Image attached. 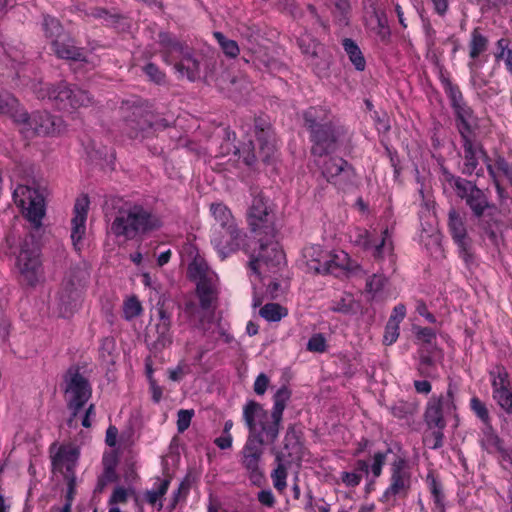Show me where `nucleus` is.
I'll return each instance as SVG.
<instances>
[{"label":"nucleus","instance_id":"9d476101","mask_svg":"<svg viewBox=\"0 0 512 512\" xmlns=\"http://www.w3.org/2000/svg\"><path fill=\"white\" fill-rule=\"evenodd\" d=\"M64 392L68 395L67 407L71 411L68 425L71 426L73 419L91 398L92 388L86 377L80 373L78 366H71L64 375Z\"/></svg>","mask_w":512,"mask_h":512},{"label":"nucleus","instance_id":"c756f323","mask_svg":"<svg viewBox=\"0 0 512 512\" xmlns=\"http://www.w3.org/2000/svg\"><path fill=\"white\" fill-rule=\"evenodd\" d=\"M489 39L482 32L481 27H475L470 33L468 42L469 57L471 61L468 63L470 70H474L476 60L488 50Z\"/></svg>","mask_w":512,"mask_h":512},{"label":"nucleus","instance_id":"1a4fd4ad","mask_svg":"<svg viewBox=\"0 0 512 512\" xmlns=\"http://www.w3.org/2000/svg\"><path fill=\"white\" fill-rule=\"evenodd\" d=\"M456 390V386L450 382L446 393H441L438 396L433 395L427 401L423 419L428 429L446 428L448 417L456 414Z\"/></svg>","mask_w":512,"mask_h":512},{"label":"nucleus","instance_id":"09e8293b","mask_svg":"<svg viewBox=\"0 0 512 512\" xmlns=\"http://www.w3.org/2000/svg\"><path fill=\"white\" fill-rule=\"evenodd\" d=\"M217 42L222 49L223 53L230 58H235L238 56L240 49L238 43L232 39H228L221 32L214 33Z\"/></svg>","mask_w":512,"mask_h":512},{"label":"nucleus","instance_id":"3c124183","mask_svg":"<svg viewBox=\"0 0 512 512\" xmlns=\"http://www.w3.org/2000/svg\"><path fill=\"white\" fill-rule=\"evenodd\" d=\"M470 409L483 422L485 426L491 424V417L486 404L478 397H472L470 400Z\"/></svg>","mask_w":512,"mask_h":512},{"label":"nucleus","instance_id":"2eb2a0df","mask_svg":"<svg viewBox=\"0 0 512 512\" xmlns=\"http://www.w3.org/2000/svg\"><path fill=\"white\" fill-rule=\"evenodd\" d=\"M78 459L79 451L77 448H69L63 445L60 446L58 451L51 456L53 472L61 473L67 482L65 502L71 504H73V500L76 495L75 468L77 466Z\"/></svg>","mask_w":512,"mask_h":512},{"label":"nucleus","instance_id":"e2e57ef3","mask_svg":"<svg viewBox=\"0 0 512 512\" xmlns=\"http://www.w3.org/2000/svg\"><path fill=\"white\" fill-rule=\"evenodd\" d=\"M391 452V449H387L386 452H376L373 455V463L371 465V472L375 478H378L382 473V468L385 465L387 454Z\"/></svg>","mask_w":512,"mask_h":512},{"label":"nucleus","instance_id":"680f3d73","mask_svg":"<svg viewBox=\"0 0 512 512\" xmlns=\"http://www.w3.org/2000/svg\"><path fill=\"white\" fill-rule=\"evenodd\" d=\"M326 347V339L322 333L312 335L307 343V350L311 352L323 353Z\"/></svg>","mask_w":512,"mask_h":512},{"label":"nucleus","instance_id":"6ab92c4d","mask_svg":"<svg viewBox=\"0 0 512 512\" xmlns=\"http://www.w3.org/2000/svg\"><path fill=\"white\" fill-rule=\"evenodd\" d=\"M13 196L22 209L26 210V218L35 230L42 226L45 216L44 197L36 190L26 185H19Z\"/></svg>","mask_w":512,"mask_h":512},{"label":"nucleus","instance_id":"4c0bfd02","mask_svg":"<svg viewBox=\"0 0 512 512\" xmlns=\"http://www.w3.org/2000/svg\"><path fill=\"white\" fill-rule=\"evenodd\" d=\"M489 376L491 380L492 393L512 388L509 373L503 365H495L489 371Z\"/></svg>","mask_w":512,"mask_h":512},{"label":"nucleus","instance_id":"f03ea898","mask_svg":"<svg viewBox=\"0 0 512 512\" xmlns=\"http://www.w3.org/2000/svg\"><path fill=\"white\" fill-rule=\"evenodd\" d=\"M105 217L110 221V232L125 241L142 239L163 225L152 209L120 198L111 199Z\"/></svg>","mask_w":512,"mask_h":512},{"label":"nucleus","instance_id":"4d7b16f0","mask_svg":"<svg viewBox=\"0 0 512 512\" xmlns=\"http://www.w3.org/2000/svg\"><path fill=\"white\" fill-rule=\"evenodd\" d=\"M387 283V278L383 274L375 273L368 277L366 281V291L372 295L380 292Z\"/></svg>","mask_w":512,"mask_h":512},{"label":"nucleus","instance_id":"13d9d810","mask_svg":"<svg viewBox=\"0 0 512 512\" xmlns=\"http://www.w3.org/2000/svg\"><path fill=\"white\" fill-rule=\"evenodd\" d=\"M374 237L366 229H356L354 233V244L362 248L364 251L369 250L372 245V239Z\"/></svg>","mask_w":512,"mask_h":512},{"label":"nucleus","instance_id":"58836bf2","mask_svg":"<svg viewBox=\"0 0 512 512\" xmlns=\"http://www.w3.org/2000/svg\"><path fill=\"white\" fill-rule=\"evenodd\" d=\"M502 443L503 442H502L501 438L495 433L491 424L489 426H486V428L483 431V438L481 440L482 447L488 453H493V452L497 451L501 454V457H502L503 451L508 450L503 447Z\"/></svg>","mask_w":512,"mask_h":512},{"label":"nucleus","instance_id":"cd10ccee","mask_svg":"<svg viewBox=\"0 0 512 512\" xmlns=\"http://www.w3.org/2000/svg\"><path fill=\"white\" fill-rule=\"evenodd\" d=\"M81 290L72 279L64 281L59 292V305L64 316L73 313L79 306Z\"/></svg>","mask_w":512,"mask_h":512},{"label":"nucleus","instance_id":"393cba45","mask_svg":"<svg viewBox=\"0 0 512 512\" xmlns=\"http://www.w3.org/2000/svg\"><path fill=\"white\" fill-rule=\"evenodd\" d=\"M463 146L464 163L461 168L462 175L471 176L479 166L478 155L488 158V155L481 144L475 143L471 135L460 136Z\"/></svg>","mask_w":512,"mask_h":512},{"label":"nucleus","instance_id":"de8ad7c7","mask_svg":"<svg viewBox=\"0 0 512 512\" xmlns=\"http://www.w3.org/2000/svg\"><path fill=\"white\" fill-rule=\"evenodd\" d=\"M430 432H425L423 443L430 449L437 450L444 445V429L432 428Z\"/></svg>","mask_w":512,"mask_h":512},{"label":"nucleus","instance_id":"bb28decb","mask_svg":"<svg viewBox=\"0 0 512 512\" xmlns=\"http://www.w3.org/2000/svg\"><path fill=\"white\" fill-rule=\"evenodd\" d=\"M51 45L53 52L60 59L87 62L84 48L77 47L75 40L67 33L59 39L53 40Z\"/></svg>","mask_w":512,"mask_h":512},{"label":"nucleus","instance_id":"864d4df0","mask_svg":"<svg viewBox=\"0 0 512 512\" xmlns=\"http://www.w3.org/2000/svg\"><path fill=\"white\" fill-rule=\"evenodd\" d=\"M240 35L243 40H246L247 45L246 49L248 50V47H257L258 40L260 38V30L256 27H250V26H242L239 29Z\"/></svg>","mask_w":512,"mask_h":512},{"label":"nucleus","instance_id":"72a5a7b5","mask_svg":"<svg viewBox=\"0 0 512 512\" xmlns=\"http://www.w3.org/2000/svg\"><path fill=\"white\" fill-rule=\"evenodd\" d=\"M210 211L215 220V224L212 227V232L214 230L231 228L237 224L231 210L223 203H212L210 205Z\"/></svg>","mask_w":512,"mask_h":512},{"label":"nucleus","instance_id":"423d86ee","mask_svg":"<svg viewBox=\"0 0 512 512\" xmlns=\"http://www.w3.org/2000/svg\"><path fill=\"white\" fill-rule=\"evenodd\" d=\"M38 98L48 99L59 110H72L88 106L92 98L86 90L72 86L65 81L56 85L42 84L36 90Z\"/></svg>","mask_w":512,"mask_h":512},{"label":"nucleus","instance_id":"ea45409f","mask_svg":"<svg viewBox=\"0 0 512 512\" xmlns=\"http://www.w3.org/2000/svg\"><path fill=\"white\" fill-rule=\"evenodd\" d=\"M42 29L45 36L51 39V42L66 34L60 21L50 15L43 16Z\"/></svg>","mask_w":512,"mask_h":512},{"label":"nucleus","instance_id":"f8f14e48","mask_svg":"<svg viewBox=\"0 0 512 512\" xmlns=\"http://www.w3.org/2000/svg\"><path fill=\"white\" fill-rule=\"evenodd\" d=\"M323 161L316 160L322 176L335 187L346 191L355 185L357 174L347 160L338 156H326Z\"/></svg>","mask_w":512,"mask_h":512},{"label":"nucleus","instance_id":"774afa93","mask_svg":"<svg viewBox=\"0 0 512 512\" xmlns=\"http://www.w3.org/2000/svg\"><path fill=\"white\" fill-rule=\"evenodd\" d=\"M416 337L418 340L422 341L423 343L432 346L433 342L436 339V333L435 331L430 327H423L418 328L416 332Z\"/></svg>","mask_w":512,"mask_h":512},{"label":"nucleus","instance_id":"37998d69","mask_svg":"<svg viewBox=\"0 0 512 512\" xmlns=\"http://www.w3.org/2000/svg\"><path fill=\"white\" fill-rule=\"evenodd\" d=\"M262 318L269 322H278L287 316L288 311L285 307L278 303H267L259 310Z\"/></svg>","mask_w":512,"mask_h":512},{"label":"nucleus","instance_id":"5fc2aeb1","mask_svg":"<svg viewBox=\"0 0 512 512\" xmlns=\"http://www.w3.org/2000/svg\"><path fill=\"white\" fill-rule=\"evenodd\" d=\"M390 411L394 417L398 419H406L414 414L415 407L408 402L398 401L391 406Z\"/></svg>","mask_w":512,"mask_h":512},{"label":"nucleus","instance_id":"4468645a","mask_svg":"<svg viewBox=\"0 0 512 512\" xmlns=\"http://www.w3.org/2000/svg\"><path fill=\"white\" fill-rule=\"evenodd\" d=\"M188 273L190 279L196 281V293L200 301V306L203 310H209L213 302L217 300V287L215 283V276L209 270L207 263L204 260L194 259L189 264Z\"/></svg>","mask_w":512,"mask_h":512},{"label":"nucleus","instance_id":"6e6d98bb","mask_svg":"<svg viewBox=\"0 0 512 512\" xmlns=\"http://www.w3.org/2000/svg\"><path fill=\"white\" fill-rule=\"evenodd\" d=\"M326 251H324L320 246L314 245L310 247H306L303 250V257L306 259V264L310 270L312 269V264L318 263L317 260L323 259L325 257Z\"/></svg>","mask_w":512,"mask_h":512},{"label":"nucleus","instance_id":"f704fd0d","mask_svg":"<svg viewBox=\"0 0 512 512\" xmlns=\"http://www.w3.org/2000/svg\"><path fill=\"white\" fill-rule=\"evenodd\" d=\"M366 251L370 252L371 256L376 261H382L387 255H391L393 251V243L390 239L388 229H385L382 232L379 240L373 238L371 247Z\"/></svg>","mask_w":512,"mask_h":512},{"label":"nucleus","instance_id":"5701e85b","mask_svg":"<svg viewBox=\"0 0 512 512\" xmlns=\"http://www.w3.org/2000/svg\"><path fill=\"white\" fill-rule=\"evenodd\" d=\"M283 443V449L277 452L275 461L300 463L303 459L304 446L301 442V432L294 424L287 427Z\"/></svg>","mask_w":512,"mask_h":512},{"label":"nucleus","instance_id":"a18cd8bd","mask_svg":"<svg viewBox=\"0 0 512 512\" xmlns=\"http://www.w3.org/2000/svg\"><path fill=\"white\" fill-rule=\"evenodd\" d=\"M277 467L272 471L271 478L273 481V485L275 489L278 491H283L286 486V478H287V469L293 464V463H286L284 461H276Z\"/></svg>","mask_w":512,"mask_h":512},{"label":"nucleus","instance_id":"412c9836","mask_svg":"<svg viewBox=\"0 0 512 512\" xmlns=\"http://www.w3.org/2000/svg\"><path fill=\"white\" fill-rule=\"evenodd\" d=\"M263 445L257 441L247 439L242 450L241 464L246 469L251 483L256 486H260L264 478L259 465L263 455Z\"/></svg>","mask_w":512,"mask_h":512},{"label":"nucleus","instance_id":"b1692460","mask_svg":"<svg viewBox=\"0 0 512 512\" xmlns=\"http://www.w3.org/2000/svg\"><path fill=\"white\" fill-rule=\"evenodd\" d=\"M151 125L149 112L135 108L125 119L124 131L131 139L144 140L151 137Z\"/></svg>","mask_w":512,"mask_h":512},{"label":"nucleus","instance_id":"0e129e2a","mask_svg":"<svg viewBox=\"0 0 512 512\" xmlns=\"http://www.w3.org/2000/svg\"><path fill=\"white\" fill-rule=\"evenodd\" d=\"M117 480V473H111L110 469L107 468V471H103V473L98 477L94 493H102L108 483L115 482Z\"/></svg>","mask_w":512,"mask_h":512},{"label":"nucleus","instance_id":"dca6fc26","mask_svg":"<svg viewBox=\"0 0 512 512\" xmlns=\"http://www.w3.org/2000/svg\"><path fill=\"white\" fill-rule=\"evenodd\" d=\"M252 242L253 240H249L247 234L237 224L231 228L214 230L211 236V243L221 259L239 250L246 254L251 252Z\"/></svg>","mask_w":512,"mask_h":512},{"label":"nucleus","instance_id":"7c9ffc66","mask_svg":"<svg viewBox=\"0 0 512 512\" xmlns=\"http://www.w3.org/2000/svg\"><path fill=\"white\" fill-rule=\"evenodd\" d=\"M178 58L180 61L175 64V69L182 77L192 82L200 78V62L194 57L192 48L189 47Z\"/></svg>","mask_w":512,"mask_h":512},{"label":"nucleus","instance_id":"bf43d9fd","mask_svg":"<svg viewBox=\"0 0 512 512\" xmlns=\"http://www.w3.org/2000/svg\"><path fill=\"white\" fill-rule=\"evenodd\" d=\"M142 312V306L137 297L133 296L124 303V313L127 319L139 316Z\"/></svg>","mask_w":512,"mask_h":512},{"label":"nucleus","instance_id":"79ce46f5","mask_svg":"<svg viewBox=\"0 0 512 512\" xmlns=\"http://www.w3.org/2000/svg\"><path fill=\"white\" fill-rule=\"evenodd\" d=\"M21 110L18 100L11 93H0V113L10 115L16 121V115Z\"/></svg>","mask_w":512,"mask_h":512},{"label":"nucleus","instance_id":"7ed1b4c3","mask_svg":"<svg viewBox=\"0 0 512 512\" xmlns=\"http://www.w3.org/2000/svg\"><path fill=\"white\" fill-rule=\"evenodd\" d=\"M303 126L309 134L311 154L322 158L335 153L342 144L346 129L323 106H310L302 113Z\"/></svg>","mask_w":512,"mask_h":512},{"label":"nucleus","instance_id":"a19ab883","mask_svg":"<svg viewBox=\"0 0 512 512\" xmlns=\"http://www.w3.org/2000/svg\"><path fill=\"white\" fill-rule=\"evenodd\" d=\"M291 394V390L286 385H283L273 395V408L271 412L276 415L277 418L280 417L283 419V412L287 402L291 398Z\"/></svg>","mask_w":512,"mask_h":512},{"label":"nucleus","instance_id":"8fccbe9b","mask_svg":"<svg viewBox=\"0 0 512 512\" xmlns=\"http://www.w3.org/2000/svg\"><path fill=\"white\" fill-rule=\"evenodd\" d=\"M493 400L507 415H512V388L492 393Z\"/></svg>","mask_w":512,"mask_h":512},{"label":"nucleus","instance_id":"39448f33","mask_svg":"<svg viewBox=\"0 0 512 512\" xmlns=\"http://www.w3.org/2000/svg\"><path fill=\"white\" fill-rule=\"evenodd\" d=\"M249 269L257 276L261 274V267L269 272H276L286 264L285 254L275 240V237H263L254 239L251 244Z\"/></svg>","mask_w":512,"mask_h":512},{"label":"nucleus","instance_id":"aec40b11","mask_svg":"<svg viewBox=\"0 0 512 512\" xmlns=\"http://www.w3.org/2000/svg\"><path fill=\"white\" fill-rule=\"evenodd\" d=\"M297 44L317 75L328 71L330 66L329 57L324 46L316 38L309 33H303L297 38Z\"/></svg>","mask_w":512,"mask_h":512},{"label":"nucleus","instance_id":"f257e3e1","mask_svg":"<svg viewBox=\"0 0 512 512\" xmlns=\"http://www.w3.org/2000/svg\"><path fill=\"white\" fill-rule=\"evenodd\" d=\"M439 180L443 187H449L470 209L477 220L479 229L489 241L499 245L502 221L499 209L490 199L489 193L477 186L475 181L453 174L446 166L440 165Z\"/></svg>","mask_w":512,"mask_h":512},{"label":"nucleus","instance_id":"9b49d317","mask_svg":"<svg viewBox=\"0 0 512 512\" xmlns=\"http://www.w3.org/2000/svg\"><path fill=\"white\" fill-rule=\"evenodd\" d=\"M441 83L453 109L456 128L460 136L473 134L477 117L473 109L465 101L459 86L452 83L447 77H442Z\"/></svg>","mask_w":512,"mask_h":512},{"label":"nucleus","instance_id":"20e7f679","mask_svg":"<svg viewBox=\"0 0 512 512\" xmlns=\"http://www.w3.org/2000/svg\"><path fill=\"white\" fill-rule=\"evenodd\" d=\"M243 420L248 429V440L274 444L278 439L282 419L255 400H249L243 406Z\"/></svg>","mask_w":512,"mask_h":512},{"label":"nucleus","instance_id":"ddd939ff","mask_svg":"<svg viewBox=\"0 0 512 512\" xmlns=\"http://www.w3.org/2000/svg\"><path fill=\"white\" fill-rule=\"evenodd\" d=\"M15 123L21 126V132L26 138H32L36 135L46 136L60 132L62 120L47 111L28 114L22 109L19 115H16Z\"/></svg>","mask_w":512,"mask_h":512},{"label":"nucleus","instance_id":"49530a36","mask_svg":"<svg viewBox=\"0 0 512 512\" xmlns=\"http://www.w3.org/2000/svg\"><path fill=\"white\" fill-rule=\"evenodd\" d=\"M255 136L259 142L260 148L265 152V157L273 153L275 148V135L272 127L264 131H255Z\"/></svg>","mask_w":512,"mask_h":512},{"label":"nucleus","instance_id":"f3484780","mask_svg":"<svg viewBox=\"0 0 512 512\" xmlns=\"http://www.w3.org/2000/svg\"><path fill=\"white\" fill-rule=\"evenodd\" d=\"M157 322L146 334V342L153 352H161L173 343L171 332L172 314L165 306V302L159 300L156 304Z\"/></svg>","mask_w":512,"mask_h":512},{"label":"nucleus","instance_id":"2f4dec72","mask_svg":"<svg viewBox=\"0 0 512 512\" xmlns=\"http://www.w3.org/2000/svg\"><path fill=\"white\" fill-rule=\"evenodd\" d=\"M347 260V254L341 252V255L331 254L326 251L323 259L317 260L318 263L312 264V269L319 274H333L336 270L345 267V261Z\"/></svg>","mask_w":512,"mask_h":512},{"label":"nucleus","instance_id":"4be33fe9","mask_svg":"<svg viewBox=\"0 0 512 512\" xmlns=\"http://www.w3.org/2000/svg\"><path fill=\"white\" fill-rule=\"evenodd\" d=\"M411 485V475L404 458L398 457L391 465L390 485L383 493V499L397 495H407Z\"/></svg>","mask_w":512,"mask_h":512},{"label":"nucleus","instance_id":"e433bc0d","mask_svg":"<svg viewBox=\"0 0 512 512\" xmlns=\"http://www.w3.org/2000/svg\"><path fill=\"white\" fill-rule=\"evenodd\" d=\"M344 51L357 71H364L366 60L358 44L351 38H344L342 41Z\"/></svg>","mask_w":512,"mask_h":512},{"label":"nucleus","instance_id":"0eeeda50","mask_svg":"<svg viewBox=\"0 0 512 512\" xmlns=\"http://www.w3.org/2000/svg\"><path fill=\"white\" fill-rule=\"evenodd\" d=\"M275 221L272 202L262 193L255 195L247 213V222L253 238L276 237Z\"/></svg>","mask_w":512,"mask_h":512},{"label":"nucleus","instance_id":"c03bdc74","mask_svg":"<svg viewBox=\"0 0 512 512\" xmlns=\"http://www.w3.org/2000/svg\"><path fill=\"white\" fill-rule=\"evenodd\" d=\"M426 482L429 487V491L433 497L434 504L436 506H442L445 502V495L443 493V486L440 480L434 475L433 472H429L426 476Z\"/></svg>","mask_w":512,"mask_h":512},{"label":"nucleus","instance_id":"603ef678","mask_svg":"<svg viewBox=\"0 0 512 512\" xmlns=\"http://www.w3.org/2000/svg\"><path fill=\"white\" fill-rule=\"evenodd\" d=\"M375 17L377 21V35L382 42H388L390 40L391 32L389 26L387 24V18L383 11H378L376 8V13H370Z\"/></svg>","mask_w":512,"mask_h":512},{"label":"nucleus","instance_id":"c9c22d12","mask_svg":"<svg viewBox=\"0 0 512 512\" xmlns=\"http://www.w3.org/2000/svg\"><path fill=\"white\" fill-rule=\"evenodd\" d=\"M331 13L339 26L345 27L350 23L352 8L350 0H327Z\"/></svg>","mask_w":512,"mask_h":512},{"label":"nucleus","instance_id":"a211bd4d","mask_svg":"<svg viewBox=\"0 0 512 512\" xmlns=\"http://www.w3.org/2000/svg\"><path fill=\"white\" fill-rule=\"evenodd\" d=\"M448 230L457 246L459 256L470 267L475 262V254L473 251V240L468 235L466 222L460 213L451 208L448 212Z\"/></svg>","mask_w":512,"mask_h":512},{"label":"nucleus","instance_id":"69168bd1","mask_svg":"<svg viewBox=\"0 0 512 512\" xmlns=\"http://www.w3.org/2000/svg\"><path fill=\"white\" fill-rule=\"evenodd\" d=\"M143 70L149 79L156 84H161L165 81V74L156 64L150 62L144 66Z\"/></svg>","mask_w":512,"mask_h":512},{"label":"nucleus","instance_id":"6e6552de","mask_svg":"<svg viewBox=\"0 0 512 512\" xmlns=\"http://www.w3.org/2000/svg\"><path fill=\"white\" fill-rule=\"evenodd\" d=\"M16 267L22 282L28 286H36L43 276L40 247L32 234L25 237L20 244Z\"/></svg>","mask_w":512,"mask_h":512},{"label":"nucleus","instance_id":"473e14b6","mask_svg":"<svg viewBox=\"0 0 512 512\" xmlns=\"http://www.w3.org/2000/svg\"><path fill=\"white\" fill-rule=\"evenodd\" d=\"M242 59L245 63H251L259 70L263 68L270 69L275 63L274 58L270 56L267 49L262 46L248 47V52L243 55Z\"/></svg>","mask_w":512,"mask_h":512},{"label":"nucleus","instance_id":"338daca9","mask_svg":"<svg viewBox=\"0 0 512 512\" xmlns=\"http://www.w3.org/2000/svg\"><path fill=\"white\" fill-rule=\"evenodd\" d=\"M399 337V326L397 324H392L387 322L385 326V333L383 336V343L385 345L393 344Z\"/></svg>","mask_w":512,"mask_h":512},{"label":"nucleus","instance_id":"a878e982","mask_svg":"<svg viewBox=\"0 0 512 512\" xmlns=\"http://www.w3.org/2000/svg\"><path fill=\"white\" fill-rule=\"evenodd\" d=\"M89 204L88 196L84 195L78 198L74 205V217L71 220V240L76 249H79L78 244L85 234Z\"/></svg>","mask_w":512,"mask_h":512},{"label":"nucleus","instance_id":"c85d7f7f","mask_svg":"<svg viewBox=\"0 0 512 512\" xmlns=\"http://www.w3.org/2000/svg\"><path fill=\"white\" fill-rule=\"evenodd\" d=\"M158 44L161 47L163 60L168 64L171 63V58H178L189 48L185 42L178 40L171 33L165 31L159 32Z\"/></svg>","mask_w":512,"mask_h":512},{"label":"nucleus","instance_id":"052dcab7","mask_svg":"<svg viewBox=\"0 0 512 512\" xmlns=\"http://www.w3.org/2000/svg\"><path fill=\"white\" fill-rule=\"evenodd\" d=\"M194 416V410L193 409H181L177 413V431L179 433H183L186 431L190 424L191 420Z\"/></svg>","mask_w":512,"mask_h":512}]
</instances>
